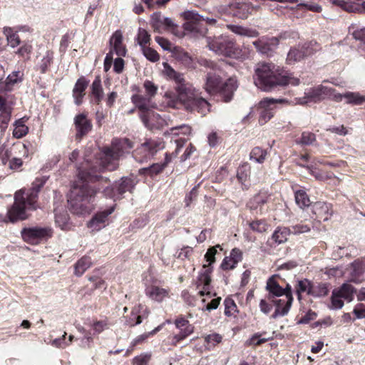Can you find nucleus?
Masks as SVG:
<instances>
[{
    "mask_svg": "<svg viewBox=\"0 0 365 365\" xmlns=\"http://www.w3.org/2000/svg\"><path fill=\"white\" fill-rule=\"evenodd\" d=\"M113 208L111 207L108 210L96 213L88 222L87 226L92 231H99L106 226V222L109 215L113 212Z\"/></svg>",
    "mask_w": 365,
    "mask_h": 365,
    "instance_id": "17",
    "label": "nucleus"
},
{
    "mask_svg": "<svg viewBox=\"0 0 365 365\" xmlns=\"http://www.w3.org/2000/svg\"><path fill=\"white\" fill-rule=\"evenodd\" d=\"M175 82V90L177 93V98L185 99L186 94L190 93V91L193 89L192 86L187 82L184 78V75L180 73L178 77L174 81Z\"/></svg>",
    "mask_w": 365,
    "mask_h": 365,
    "instance_id": "23",
    "label": "nucleus"
},
{
    "mask_svg": "<svg viewBox=\"0 0 365 365\" xmlns=\"http://www.w3.org/2000/svg\"><path fill=\"white\" fill-rule=\"evenodd\" d=\"M225 304V314L226 316H231L235 312H237V307L235 301L230 298L227 297L224 301Z\"/></svg>",
    "mask_w": 365,
    "mask_h": 365,
    "instance_id": "53",
    "label": "nucleus"
},
{
    "mask_svg": "<svg viewBox=\"0 0 365 365\" xmlns=\"http://www.w3.org/2000/svg\"><path fill=\"white\" fill-rule=\"evenodd\" d=\"M24 80V71L17 70L8 75L4 85V91H11L15 88H19Z\"/></svg>",
    "mask_w": 365,
    "mask_h": 365,
    "instance_id": "19",
    "label": "nucleus"
},
{
    "mask_svg": "<svg viewBox=\"0 0 365 365\" xmlns=\"http://www.w3.org/2000/svg\"><path fill=\"white\" fill-rule=\"evenodd\" d=\"M21 235L24 242L31 245H38L42 240L51 237L52 230L38 226L24 227L21 230Z\"/></svg>",
    "mask_w": 365,
    "mask_h": 365,
    "instance_id": "10",
    "label": "nucleus"
},
{
    "mask_svg": "<svg viewBox=\"0 0 365 365\" xmlns=\"http://www.w3.org/2000/svg\"><path fill=\"white\" fill-rule=\"evenodd\" d=\"M3 32L6 37L9 46L15 48L21 44V40L18 35L19 30L16 28L4 27Z\"/></svg>",
    "mask_w": 365,
    "mask_h": 365,
    "instance_id": "31",
    "label": "nucleus"
},
{
    "mask_svg": "<svg viewBox=\"0 0 365 365\" xmlns=\"http://www.w3.org/2000/svg\"><path fill=\"white\" fill-rule=\"evenodd\" d=\"M296 203L299 207H308L310 204L309 198L304 190H299L294 193Z\"/></svg>",
    "mask_w": 365,
    "mask_h": 365,
    "instance_id": "45",
    "label": "nucleus"
},
{
    "mask_svg": "<svg viewBox=\"0 0 365 365\" xmlns=\"http://www.w3.org/2000/svg\"><path fill=\"white\" fill-rule=\"evenodd\" d=\"M317 314L316 312L309 310L304 316H302L298 321V324H309L311 321L316 319Z\"/></svg>",
    "mask_w": 365,
    "mask_h": 365,
    "instance_id": "62",
    "label": "nucleus"
},
{
    "mask_svg": "<svg viewBox=\"0 0 365 365\" xmlns=\"http://www.w3.org/2000/svg\"><path fill=\"white\" fill-rule=\"evenodd\" d=\"M167 165V162L159 164V163H153L152 165L147 167V168H143L139 170V174L140 175H148L151 177L153 175H158L160 173H161L163 169L165 168Z\"/></svg>",
    "mask_w": 365,
    "mask_h": 365,
    "instance_id": "39",
    "label": "nucleus"
},
{
    "mask_svg": "<svg viewBox=\"0 0 365 365\" xmlns=\"http://www.w3.org/2000/svg\"><path fill=\"white\" fill-rule=\"evenodd\" d=\"M267 155L266 150L260 147H255L250 152V158L258 163H262Z\"/></svg>",
    "mask_w": 365,
    "mask_h": 365,
    "instance_id": "44",
    "label": "nucleus"
},
{
    "mask_svg": "<svg viewBox=\"0 0 365 365\" xmlns=\"http://www.w3.org/2000/svg\"><path fill=\"white\" fill-rule=\"evenodd\" d=\"M253 79L255 86L266 92L272 91L279 86L299 84V79L292 76L288 71L280 68L272 63L266 62L256 65Z\"/></svg>",
    "mask_w": 365,
    "mask_h": 365,
    "instance_id": "2",
    "label": "nucleus"
},
{
    "mask_svg": "<svg viewBox=\"0 0 365 365\" xmlns=\"http://www.w3.org/2000/svg\"><path fill=\"white\" fill-rule=\"evenodd\" d=\"M48 180V177L36 178L32 182L31 187L24 195V192L19 190L15 193L14 202L8 210L7 217L9 222L14 223L19 220H24L29 217L27 210H35L38 192Z\"/></svg>",
    "mask_w": 365,
    "mask_h": 365,
    "instance_id": "3",
    "label": "nucleus"
},
{
    "mask_svg": "<svg viewBox=\"0 0 365 365\" xmlns=\"http://www.w3.org/2000/svg\"><path fill=\"white\" fill-rule=\"evenodd\" d=\"M182 16L185 20L182 25L184 30L195 36H204L207 31L205 25H214L217 22L215 19L205 17L195 11H185L182 14Z\"/></svg>",
    "mask_w": 365,
    "mask_h": 365,
    "instance_id": "6",
    "label": "nucleus"
},
{
    "mask_svg": "<svg viewBox=\"0 0 365 365\" xmlns=\"http://www.w3.org/2000/svg\"><path fill=\"white\" fill-rule=\"evenodd\" d=\"M74 125L76 130V137L77 139H81L92 129V123L84 113H80L76 115Z\"/></svg>",
    "mask_w": 365,
    "mask_h": 365,
    "instance_id": "16",
    "label": "nucleus"
},
{
    "mask_svg": "<svg viewBox=\"0 0 365 365\" xmlns=\"http://www.w3.org/2000/svg\"><path fill=\"white\" fill-rule=\"evenodd\" d=\"M237 88V81L234 78H230L220 86L216 93H219L224 102L227 103L232 99L234 93Z\"/></svg>",
    "mask_w": 365,
    "mask_h": 365,
    "instance_id": "18",
    "label": "nucleus"
},
{
    "mask_svg": "<svg viewBox=\"0 0 365 365\" xmlns=\"http://www.w3.org/2000/svg\"><path fill=\"white\" fill-rule=\"evenodd\" d=\"M290 230L287 227H277L272 235L271 240L275 245H280L287 240Z\"/></svg>",
    "mask_w": 365,
    "mask_h": 365,
    "instance_id": "36",
    "label": "nucleus"
},
{
    "mask_svg": "<svg viewBox=\"0 0 365 365\" xmlns=\"http://www.w3.org/2000/svg\"><path fill=\"white\" fill-rule=\"evenodd\" d=\"M143 306L139 304L138 307H134L130 312V314L125 317V324L129 327H135L141 324L143 318H146L148 315V312L145 309V314H140V309Z\"/></svg>",
    "mask_w": 365,
    "mask_h": 365,
    "instance_id": "25",
    "label": "nucleus"
},
{
    "mask_svg": "<svg viewBox=\"0 0 365 365\" xmlns=\"http://www.w3.org/2000/svg\"><path fill=\"white\" fill-rule=\"evenodd\" d=\"M328 293V284L327 283H319L317 287L312 286L311 295L316 297H322L327 296Z\"/></svg>",
    "mask_w": 365,
    "mask_h": 365,
    "instance_id": "48",
    "label": "nucleus"
},
{
    "mask_svg": "<svg viewBox=\"0 0 365 365\" xmlns=\"http://www.w3.org/2000/svg\"><path fill=\"white\" fill-rule=\"evenodd\" d=\"M353 313L356 319H365V304H357L354 308Z\"/></svg>",
    "mask_w": 365,
    "mask_h": 365,
    "instance_id": "64",
    "label": "nucleus"
},
{
    "mask_svg": "<svg viewBox=\"0 0 365 365\" xmlns=\"http://www.w3.org/2000/svg\"><path fill=\"white\" fill-rule=\"evenodd\" d=\"M143 56L151 62H156L160 59V56L158 52L150 47L146 46L141 48Z\"/></svg>",
    "mask_w": 365,
    "mask_h": 365,
    "instance_id": "49",
    "label": "nucleus"
},
{
    "mask_svg": "<svg viewBox=\"0 0 365 365\" xmlns=\"http://www.w3.org/2000/svg\"><path fill=\"white\" fill-rule=\"evenodd\" d=\"M266 290L268 292L267 296L268 300H272L273 298L284 296L282 287L276 281L274 276H272L267 279Z\"/></svg>",
    "mask_w": 365,
    "mask_h": 365,
    "instance_id": "26",
    "label": "nucleus"
},
{
    "mask_svg": "<svg viewBox=\"0 0 365 365\" xmlns=\"http://www.w3.org/2000/svg\"><path fill=\"white\" fill-rule=\"evenodd\" d=\"M274 305L275 306V310L274 313L271 315L270 318L275 319L279 317H284L288 314L291 307H289L287 311L283 314L282 311L285 310L287 306V299L286 300L282 299H275L273 298L272 300H270Z\"/></svg>",
    "mask_w": 365,
    "mask_h": 365,
    "instance_id": "28",
    "label": "nucleus"
},
{
    "mask_svg": "<svg viewBox=\"0 0 365 365\" xmlns=\"http://www.w3.org/2000/svg\"><path fill=\"white\" fill-rule=\"evenodd\" d=\"M341 298L342 297L337 294L336 289H334L331 297V302L334 309H339L343 307L344 302Z\"/></svg>",
    "mask_w": 365,
    "mask_h": 365,
    "instance_id": "60",
    "label": "nucleus"
},
{
    "mask_svg": "<svg viewBox=\"0 0 365 365\" xmlns=\"http://www.w3.org/2000/svg\"><path fill=\"white\" fill-rule=\"evenodd\" d=\"M122 35L115 32L110 39V43L113 44V49L118 56H125L126 54V49L122 43Z\"/></svg>",
    "mask_w": 365,
    "mask_h": 365,
    "instance_id": "33",
    "label": "nucleus"
},
{
    "mask_svg": "<svg viewBox=\"0 0 365 365\" xmlns=\"http://www.w3.org/2000/svg\"><path fill=\"white\" fill-rule=\"evenodd\" d=\"M282 290L284 292V295L285 296L286 299H287V306L285 310L282 311L283 314H284L289 307H292V304L294 301L293 294H292V289L289 284H287L286 287L284 288L282 287Z\"/></svg>",
    "mask_w": 365,
    "mask_h": 365,
    "instance_id": "58",
    "label": "nucleus"
},
{
    "mask_svg": "<svg viewBox=\"0 0 365 365\" xmlns=\"http://www.w3.org/2000/svg\"><path fill=\"white\" fill-rule=\"evenodd\" d=\"M146 294L151 299L160 302L168 297V290L157 286H151L147 289Z\"/></svg>",
    "mask_w": 365,
    "mask_h": 365,
    "instance_id": "30",
    "label": "nucleus"
},
{
    "mask_svg": "<svg viewBox=\"0 0 365 365\" xmlns=\"http://www.w3.org/2000/svg\"><path fill=\"white\" fill-rule=\"evenodd\" d=\"M316 141V135L311 132H303L299 140H297V143L302 145H312Z\"/></svg>",
    "mask_w": 365,
    "mask_h": 365,
    "instance_id": "50",
    "label": "nucleus"
},
{
    "mask_svg": "<svg viewBox=\"0 0 365 365\" xmlns=\"http://www.w3.org/2000/svg\"><path fill=\"white\" fill-rule=\"evenodd\" d=\"M55 222L63 230L70 228L69 215L66 212H56L55 214Z\"/></svg>",
    "mask_w": 365,
    "mask_h": 365,
    "instance_id": "41",
    "label": "nucleus"
},
{
    "mask_svg": "<svg viewBox=\"0 0 365 365\" xmlns=\"http://www.w3.org/2000/svg\"><path fill=\"white\" fill-rule=\"evenodd\" d=\"M54 54L52 51L47 50L41 60L36 64V70L39 71L41 73L44 74L48 70L53 63Z\"/></svg>",
    "mask_w": 365,
    "mask_h": 365,
    "instance_id": "27",
    "label": "nucleus"
},
{
    "mask_svg": "<svg viewBox=\"0 0 365 365\" xmlns=\"http://www.w3.org/2000/svg\"><path fill=\"white\" fill-rule=\"evenodd\" d=\"M135 186L134 180L128 177H123L120 181L115 185L116 192L122 195L126 192H131Z\"/></svg>",
    "mask_w": 365,
    "mask_h": 365,
    "instance_id": "34",
    "label": "nucleus"
},
{
    "mask_svg": "<svg viewBox=\"0 0 365 365\" xmlns=\"http://www.w3.org/2000/svg\"><path fill=\"white\" fill-rule=\"evenodd\" d=\"M32 51V46L29 43L25 42L16 52V54L23 58H29V55Z\"/></svg>",
    "mask_w": 365,
    "mask_h": 365,
    "instance_id": "59",
    "label": "nucleus"
},
{
    "mask_svg": "<svg viewBox=\"0 0 365 365\" xmlns=\"http://www.w3.org/2000/svg\"><path fill=\"white\" fill-rule=\"evenodd\" d=\"M200 66L209 69L207 72L205 89L210 93H216L222 83V76L224 75V67L227 66L224 61H213L206 58H200L197 61Z\"/></svg>",
    "mask_w": 365,
    "mask_h": 365,
    "instance_id": "5",
    "label": "nucleus"
},
{
    "mask_svg": "<svg viewBox=\"0 0 365 365\" xmlns=\"http://www.w3.org/2000/svg\"><path fill=\"white\" fill-rule=\"evenodd\" d=\"M164 73L168 78L172 81H175L180 73L177 72L174 70L168 63H164Z\"/></svg>",
    "mask_w": 365,
    "mask_h": 365,
    "instance_id": "61",
    "label": "nucleus"
},
{
    "mask_svg": "<svg viewBox=\"0 0 365 365\" xmlns=\"http://www.w3.org/2000/svg\"><path fill=\"white\" fill-rule=\"evenodd\" d=\"M180 331L178 334H176L173 337V343L176 344L180 341L185 339L188 336L194 332V327L188 326L187 328H184L182 329H179Z\"/></svg>",
    "mask_w": 365,
    "mask_h": 365,
    "instance_id": "46",
    "label": "nucleus"
},
{
    "mask_svg": "<svg viewBox=\"0 0 365 365\" xmlns=\"http://www.w3.org/2000/svg\"><path fill=\"white\" fill-rule=\"evenodd\" d=\"M249 225L252 230L259 233L265 232L268 227L267 224L263 220L250 222Z\"/></svg>",
    "mask_w": 365,
    "mask_h": 365,
    "instance_id": "54",
    "label": "nucleus"
},
{
    "mask_svg": "<svg viewBox=\"0 0 365 365\" xmlns=\"http://www.w3.org/2000/svg\"><path fill=\"white\" fill-rule=\"evenodd\" d=\"M27 118L25 117L16 120L14 123V129L13 130V136L16 138H21L29 132V128L25 125Z\"/></svg>",
    "mask_w": 365,
    "mask_h": 365,
    "instance_id": "35",
    "label": "nucleus"
},
{
    "mask_svg": "<svg viewBox=\"0 0 365 365\" xmlns=\"http://www.w3.org/2000/svg\"><path fill=\"white\" fill-rule=\"evenodd\" d=\"M312 286H313L312 283L307 279L298 280L297 283L295 286L296 293H297L298 299L299 300L301 299V298H302L301 294L303 292H307L308 294L311 295Z\"/></svg>",
    "mask_w": 365,
    "mask_h": 365,
    "instance_id": "37",
    "label": "nucleus"
},
{
    "mask_svg": "<svg viewBox=\"0 0 365 365\" xmlns=\"http://www.w3.org/2000/svg\"><path fill=\"white\" fill-rule=\"evenodd\" d=\"M343 98L346 100L347 104L354 106H360L365 103V96L360 94L359 92L347 91L343 94L336 93L334 97V101L341 102Z\"/></svg>",
    "mask_w": 365,
    "mask_h": 365,
    "instance_id": "20",
    "label": "nucleus"
},
{
    "mask_svg": "<svg viewBox=\"0 0 365 365\" xmlns=\"http://www.w3.org/2000/svg\"><path fill=\"white\" fill-rule=\"evenodd\" d=\"M12 156L11 150L10 148H8L4 145H1L0 146V159L1 161V163L4 165H6L7 163L10 161V158Z\"/></svg>",
    "mask_w": 365,
    "mask_h": 365,
    "instance_id": "57",
    "label": "nucleus"
},
{
    "mask_svg": "<svg viewBox=\"0 0 365 365\" xmlns=\"http://www.w3.org/2000/svg\"><path fill=\"white\" fill-rule=\"evenodd\" d=\"M186 96H187L185 99H180L179 101L187 110L203 113L209 107L208 102L205 98L199 97L194 88Z\"/></svg>",
    "mask_w": 365,
    "mask_h": 365,
    "instance_id": "12",
    "label": "nucleus"
},
{
    "mask_svg": "<svg viewBox=\"0 0 365 365\" xmlns=\"http://www.w3.org/2000/svg\"><path fill=\"white\" fill-rule=\"evenodd\" d=\"M163 148L162 140L148 138L132 153V155L136 162L143 163L153 158Z\"/></svg>",
    "mask_w": 365,
    "mask_h": 365,
    "instance_id": "8",
    "label": "nucleus"
},
{
    "mask_svg": "<svg viewBox=\"0 0 365 365\" xmlns=\"http://www.w3.org/2000/svg\"><path fill=\"white\" fill-rule=\"evenodd\" d=\"M79 181L71 187L68 202L71 212L76 215H83L93 209L92 202L96 195L103 188V193L106 197L113 198L115 195V187H110L108 178L98 175L96 170L78 169Z\"/></svg>",
    "mask_w": 365,
    "mask_h": 365,
    "instance_id": "1",
    "label": "nucleus"
},
{
    "mask_svg": "<svg viewBox=\"0 0 365 365\" xmlns=\"http://www.w3.org/2000/svg\"><path fill=\"white\" fill-rule=\"evenodd\" d=\"M91 90L95 103L98 105L100 104L103 98V89L101 85V79L99 76H97L93 81Z\"/></svg>",
    "mask_w": 365,
    "mask_h": 365,
    "instance_id": "29",
    "label": "nucleus"
},
{
    "mask_svg": "<svg viewBox=\"0 0 365 365\" xmlns=\"http://www.w3.org/2000/svg\"><path fill=\"white\" fill-rule=\"evenodd\" d=\"M228 28L230 29V30L232 32H233L237 35H240V36L255 37L258 35L257 31H256L255 30L247 29V28L241 26L229 25Z\"/></svg>",
    "mask_w": 365,
    "mask_h": 365,
    "instance_id": "42",
    "label": "nucleus"
},
{
    "mask_svg": "<svg viewBox=\"0 0 365 365\" xmlns=\"http://www.w3.org/2000/svg\"><path fill=\"white\" fill-rule=\"evenodd\" d=\"M11 108H6L0 110V126L3 129H6L11 120Z\"/></svg>",
    "mask_w": 365,
    "mask_h": 365,
    "instance_id": "51",
    "label": "nucleus"
},
{
    "mask_svg": "<svg viewBox=\"0 0 365 365\" xmlns=\"http://www.w3.org/2000/svg\"><path fill=\"white\" fill-rule=\"evenodd\" d=\"M92 264L91 259L89 257L84 256L81 258L75 264L74 273L76 276H81L87 269H88Z\"/></svg>",
    "mask_w": 365,
    "mask_h": 365,
    "instance_id": "38",
    "label": "nucleus"
},
{
    "mask_svg": "<svg viewBox=\"0 0 365 365\" xmlns=\"http://www.w3.org/2000/svg\"><path fill=\"white\" fill-rule=\"evenodd\" d=\"M279 44V38L277 37H272L269 38H261L253 42L257 51L267 56H270L274 53Z\"/></svg>",
    "mask_w": 365,
    "mask_h": 365,
    "instance_id": "15",
    "label": "nucleus"
},
{
    "mask_svg": "<svg viewBox=\"0 0 365 365\" xmlns=\"http://www.w3.org/2000/svg\"><path fill=\"white\" fill-rule=\"evenodd\" d=\"M287 102L286 100L282 98H265L259 102V106L263 110L260 113V121L264 120V122L270 120L273 115V110L276 107L277 103H282Z\"/></svg>",
    "mask_w": 365,
    "mask_h": 365,
    "instance_id": "14",
    "label": "nucleus"
},
{
    "mask_svg": "<svg viewBox=\"0 0 365 365\" xmlns=\"http://www.w3.org/2000/svg\"><path fill=\"white\" fill-rule=\"evenodd\" d=\"M176 58L186 67L193 68V60L187 52L180 51L176 54Z\"/></svg>",
    "mask_w": 365,
    "mask_h": 365,
    "instance_id": "52",
    "label": "nucleus"
},
{
    "mask_svg": "<svg viewBox=\"0 0 365 365\" xmlns=\"http://www.w3.org/2000/svg\"><path fill=\"white\" fill-rule=\"evenodd\" d=\"M89 84V81L84 76L80 77L76 82L73 89V97L77 106L82 103V99L85 95V91Z\"/></svg>",
    "mask_w": 365,
    "mask_h": 365,
    "instance_id": "24",
    "label": "nucleus"
},
{
    "mask_svg": "<svg viewBox=\"0 0 365 365\" xmlns=\"http://www.w3.org/2000/svg\"><path fill=\"white\" fill-rule=\"evenodd\" d=\"M336 90L331 87L318 85L314 87L307 88L302 98L297 99V103L300 105H305L310 103H318L324 100L334 101Z\"/></svg>",
    "mask_w": 365,
    "mask_h": 365,
    "instance_id": "7",
    "label": "nucleus"
},
{
    "mask_svg": "<svg viewBox=\"0 0 365 365\" xmlns=\"http://www.w3.org/2000/svg\"><path fill=\"white\" fill-rule=\"evenodd\" d=\"M143 86L146 91L147 94L150 97H153L158 91V86H155L152 81L146 80L144 83Z\"/></svg>",
    "mask_w": 365,
    "mask_h": 365,
    "instance_id": "63",
    "label": "nucleus"
},
{
    "mask_svg": "<svg viewBox=\"0 0 365 365\" xmlns=\"http://www.w3.org/2000/svg\"><path fill=\"white\" fill-rule=\"evenodd\" d=\"M136 41L141 48L150 42V35L145 29L139 28L136 36Z\"/></svg>",
    "mask_w": 365,
    "mask_h": 365,
    "instance_id": "47",
    "label": "nucleus"
},
{
    "mask_svg": "<svg viewBox=\"0 0 365 365\" xmlns=\"http://www.w3.org/2000/svg\"><path fill=\"white\" fill-rule=\"evenodd\" d=\"M313 212L319 220L327 221L332 215L331 205L325 202H317L313 205Z\"/></svg>",
    "mask_w": 365,
    "mask_h": 365,
    "instance_id": "22",
    "label": "nucleus"
},
{
    "mask_svg": "<svg viewBox=\"0 0 365 365\" xmlns=\"http://www.w3.org/2000/svg\"><path fill=\"white\" fill-rule=\"evenodd\" d=\"M210 50L219 55L231 56L235 53V43L234 40L226 36L215 38L208 42Z\"/></svg>",
    "mask_w": 365,
    "mask_h": 365,
    "instance_id": "11",
    "label": "nucleus"
},
{
    "mask_svg": "<svg viewBox=\"0 0 365 365\" xmlns=\"http://www.w3.org/2000/svg\"><path fill=\"white\" fill-rule=\"evenodd\" d=\"M250 174V168L247 164L239 167L237 171V178L240 182L243 184L247 179Z\"/></svg>",
    "mask_w": 365,
    "mask_h": 365,
    "instance_id": "55",
    "label": "nucleus"
},
{
    "mask_svg": "<svg viewBox=\"0 0 365 365\" xmlns=\"http://www.w3.org/2000/svg\"><path fill=\"white\" fill-rule=\"evenodd\" d=\"M229 6L233 16L241 19H247L251 14L250 3L233 1L229 4Z\"/></svg>",
    "mask_w": 365,
    "mask_h": 365,
    "instance_id": "21",
    "label": "nucleus"
},
{
    "mask_svg": "<svg viewBox=\"0 0 365 365\" xmlns=\"http://www.w3.org/2000/svg\"><path fill=\"white\" fill-rule=\"evenodd\" d=\"M217 248H220V245H217L210 247L205 255V259L208 263L202 266V269L200 272L197 278V287H202L203 289L209 290L211 283L210 274L212 272V264L215 262V255L217 253Z\"/></svg>",
    "mask_w": 365,
    "mask_h": 365,
    "instance_id": "9",
    "label": "nucleus"
},
{
    "mask_svg": "<svg viewBox=\"0 0 365 365\" xmlns=\"http://www.w3.org/2000/svg\"><path fill=\"white\" fill-rule=\"evenodd\" d=\"M349 31H351L353 37L356 40H359L365 43V27L359 28L358 26H351L349 28Z\"/></svg>",
    "mask_w": 365,
    "mask_h": 365,
    "instance_id": "56",
    "label": "nucleus"
},
{
    "mask_svg": "<svg viewBox=\"0 0 365 365\" xmlns=\"http://www.w3.org/2000/svg\"><path fill=\"white\" fill-rule=\"evenodd\" d=\"M312 43H304L302 46L291 48L287 53V63L289 65L294 64L301 61L305 57L309 56L313 53V50L311 48Z\"/></svg>",
    "mask_w": 365,
    "mask_h": 365,
    "instance_id": "13",
    "label": "nucleus"
},
{
    "mask_svg": "<svg viewBox=\"0 0 365 365\" xmlns=\"http://www.w3.org/2000/svg\"><path fill=\"white\" fill-rule=\"evenodd\" d=\"M268 197L265 195H255L247 203V206L250 210H259L262 212V206L267 202Z\"/></svg>",
    "mask_w": 365,
    "mask_h": 365,
    "instance_id": "32",
    "label": "nucleus"
},
{
    "mask_svg": "<svg viewBox=\"0 0 365 365\" xmlns=\"http://www.w3.org/2000/svg\"><path fill=\"white\" fill-rule=\"evenodd\" d=\"M355 292V288L349 283H344L340 288L336 289V292L340 297L349 302L353 299V294Z\"/></svg>",
    "mask_w": 365,
    "mask_h": 365,
    "instance_id": "40",
    "label": "nucleus"
},
{
    "mask_svg": "<svg viewBox=\"0 0 365 365\" xmlns=\"http://www.w3.org/2000/svg\"><path fill=\"white\" fill-rule=\"evenodd\" d=\"M134 147L133 143L128 138H113L110 147L102 149L100 159V170L113 171L118 168V160Z\"/></svg>",
    "mask_w": 365,
    "mask_h": 365,
    "instance_id": "4",
    "label": "nucleus"
},
{
    "mask_svg": "<svg viewBox=\"0 0 365 365\" xmlns=\"http://www.w3.org/2000/svg\"><path fill=\"white\" fill-rule=\"evenodd\" d=\"M132 102L142 112H148L149 110V99L141 95L135 94L131 98Z\"/></svg>",
    "mask_w": 365,
    "mask_h": 365,
    "instance_id": "43",
    "label": "nucleus"
}]
</instances>
